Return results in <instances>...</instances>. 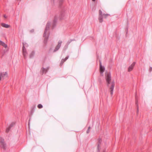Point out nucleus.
<instances>
[{
	"instance_id": "27",
	"label": "nucleus",
	"mask_w": 152,
	"mask_h": 152,
	"mask_svg": "<svg viewBox=\"0 0 152 152\" xmlns=\"http://www.w3.org/2000/svg\"><path fill=\"white\" fill-rule=\"evenodd\" d=\"M55 0H51V1L52 4H54Z\"/></svg>"
},
{
	"instance_id": "5",
	"label": "nucleus",
	"mask_w": 152,
	"mask_h": 152,
	"mask_svg": "<svg viewBox=\"0 0 152 152\" xmlns=\"http://www.w3.org/2000/svg\"><path fill=\"white\" fill-rule=\"evenodd\" d=\"M62 42V41L61 40H59L58 41L57 45L55 49H54L53 51V52H56L59 49V48L61 47Z\"/></svg>"
},
{
	"instance_id": "1",
	"label": "nucleus",
	"mask_w": 152,
	"mask_h": 152,
	"mask_svg": "<svg viewBox=\"0 0 152 152\" xmlns=\"http://www.w3.org/2000/svg\"><path fill=\"white\" fill-rule=\"evenodd\" d=\"M50 25V22H48L46 25V28L43 35V36L45 37V39L44 40L45 43H46L47 42V40L48 39V35L47 36L46 35V34L47 32V31L49 30Z\"/></svg>"
},
{
	"instance_id": "25",
	"label": "nucleus",
	"mask_w": 152,
	"mask_h": 152,
	"mask_svg": "<svg viewBox=\"0 0 152 152\" xmlns=\"http://www.w3.org/2000/svg\"><path fill=\"white\" fill-rule=\"evenodd\" d=\"M110 15L107 14H103V15L104 16V18H106L108 16H109Z\"/></svg>"
},
{
	"instance_id": "29",
	"label": "nucleus",
	"mask_w": 152,
	"mask_h": 152,
	"mask_svg": "<svg viewBox=\"0 0 152 152\" xmlns=\"http://www.w3.org/2000/svg\"><path fill=\"white\" fill-rule=\"evenodd\" d=\"M25 43H26V45H25V47H27L28 46V45H27V44L26 42H25Z\"/></svg>"
},
{
	"instance_id": "10",
	"label": "nucleus",
	"mask_w": 152,
	"mask_h": 152,
	"mask_svg": "<svg viewBox=\"0 0 152 152\" xmlns=\"http://www.w3.org/2000/svg\"><path fill=\"white\" fill-rule=\"evenodd\" d=\"M102 142V140L100 138H99L98 139V142H97V149L99 151L100 145L101 144Z\"/></svg>"
},
{
	"instance_id": "32",
	"label": "nucleus",
	"mask_w": 152,
	"mask_h": 152,
	"mask_svg": "<svg viewBox=\"0 0 152 152\" xmlns=\"http://www.w3.org/2000/svg\"><path fill=\"white\" fill-rule=\"evenodd\" d=\"M103 152H105L104 151Z\"/></svg>"
},
{
	"instance_id": "9",
	"label": "nucleus",
	"mask_w": 152,
	"mask_h": 152,
	"mask_svg": "<svg viewBox=\"0 0 152 152\" xmlns=\"http://www.w3.org/2000/svg\"><path fill=\"white\" fill-rule=\"evenodd\" d=\"M49 67H48L46 68H42L41 70V72L42 73V74H43V73H46L48 71L49 69Z\"/></svg>"
},
{
	"instance_id": "18",
	"label": "nucleus",
	"mask_w": 152,
	"mask_h": 152,
	"mask_svg": "<svg viewBox=\"0 0 152 152\" xmlns=\"http://www.w3.org/2000/svg\"><path fill=\"white\" fill-rule=\"evenodd\" d=\"M137 102H138L137 101L136 99V105L137 106V113L138 114V112H139V107H138V104H137Z\"/></svg>"
},
{
	"instance_id": "31",
	"label": "nucleus",
	"mask_w": 152,
	"mask_h": 152,
	"mask_svg": "<svg viewBox=\"0 0 152 152\" xmlns=\"http://www.w3.org/2000/svg\"><path fill=\"white\" fill-rule=\"evenodd\" d=\"M92 1H95V0H92Z\"/></svg>"
},
{
	"instance_id": "30",
	"label": "nucleus",
	"mask_w": 152,
	"mask_h": 152,
	"mask_svg": "<svg viewBox=\"0 0 152 152\" xmlns=\"http://www.w3.org/2000/svg\"><path fill=\"white\" fill-rule=\"evenodd\" d=\"M4 18H7V17L5 15H4Z\"/></svg>"
},
{
	"instance_id": "28",
	"label": "nucleus",
	"mask_w": 152,
	"mask_h": 152,
	"mask_svg": "<svg viewBox=\"0 0 152 152\" xmlns=\"http://www.w3.org/2000/svg\"><path fill=\"white\" fill-rule=\"evenodd\" d=\"M152 71V67H150V69H149V71L150 72H151Z\"/></svg>"
},
{
	"instance_id": "2",
	"label": "nucleus",
	"mask_w": 152,
	"mask_h": 152,
	"mask_svg": "<svg viewBox=\"0 0 152 152\" xmlns=\"http://www.w3.org/2000/svg\"><path fill=\"white\" fill-rule=\"evenodd\" d=\"M0 146L5 150L6 148V145L5 143L4 139L1 137H0Z\"/></svg>"
},
{
	"instance_id": "24",
	"label": "nucleus",
	"mask_w": 152,
	"mask_h": 152,
	"mask_svg": "<svg viewBox=\"0 0 152 152\" xmlns=\"http://www.w3.org/2000/svg\"><path fill=\"white\" fill-rule=\"evenodd\" d=\"M91 129V127L90 126H89L88 128V129H87V131H86V133L87 134H88L90 132V130Z\"/></svg>"
},
{
	"instance_id": "16",
	"label": "nucleus",
	"mask_w": 152,
	"mask_h": 152,
	"mask_svg": "<svg viewBox=\"0 0 152 152\" xmlns=\"http://www.w3.org/2000/svg\"><path fill=\"white\" fill-rule=\"evenodd\" d=\"M72 40H70L68 41L67 42L66 45H65V47H66V49L67 48L68 45L71 42Z\"/></svg>"
},
{
	"instance_id": "4",
	"label": "nucleus",
	"mask_w": 152,
	"mask_h": 152,
	"mask_svg": "<svg viewBox=\"0 0 152 152\" xmlns=\"http://www.w3.org/2000/svg\"><path fill=\"white\" fill-rule=\"evenodd\" d=\"M105 78L106 82L108 84H110L111 79V77L110 74L109 73L106 72L105 73Z\"/></svg>"
},
{
	"instance_id": "12",
	"label": "nucleus",
	"mask_w": 152,
	"mask_h": 152,
	"mask_svg": "<svg viewBox=\"0 0 152 152\" xmlns=\"http://www.w3.org/2000/svg\"><path fill=\"white\" fill-rule=\"evenodd\" d=\"M1 25L2 27L5 28H9V27H10V25H8V24L4 23H2L1 24Z\"/></svg>"
},
{
	"instance_id": "7",
	"label": "nucleus",
	"mask_w": 152,
	"mask_h": 152,
	"mask_svg": "<svg viewBox=\"0 0 152 152\" xmlns=\"http://www.w3.org/2000/svg\"><path fill=\"white\" fill-rule=\"evenodd\" d=\"M100 62V71L101 74L103 75V72H104L105 68L104 66H103L102 65L101 62L100 61H99Z\"/></svg>"
},
{
	"instance_id": "15",
	"label": "nucleus",
	"mask_w": 152,
	"mask_h": 152,
	"mask_svg": "<svg viewBox=\"0 0 152 152\" xmlns=\"http://www.w3.org/2000/svg\"><path fill=\"white\" fill-rule=\"evenodd\" d=\"M103 15H99V20L100 23H102L103 21Z\"/></svg>"
},
{
	"instance_id": "21",
	"label": "nucleus",
	"mask_w": 152,
	"mask_h": 152,
	"mask_svg": "<svg viewBox=\"0 0 152 152\" xmlns=\"http://www.w3.org/2000/svg\"><path fill=\"white\" fill-rule=\"evenodd\" d=\"M11 128L9 127L7 128L6 130V132L7 133H8L10 131V129Z\"/></svg>"
},
{
	"instance_id": "11",
	"label": "nucleus",
	"mask_w": 152,
	"mask_h": 152,
	"mask_svg": "<svg viewBox=\"0 0 152 152\" xmlns=\"http://www.w3.org/2000/svg\"><path fill=\"white\" fill-rule=\"evenodd\" d=\"M69 58V56L66 57L65 59H63L61 60L60 64V65L62 66L64 63Z\"/></svg>"
},
{
	"instance_id": "20",
	"label": "nucleus",
	"mask_w": 152,
	"mask_h": 152,
	"mask_svg": "<svg viewBox=\"0 0 152 152\" xmlns=\"http://www.w3.org/2000/svg\"><path fill=\"white\" fill-rule=\"evenodd\" d=\"M34 54V52H32L30 55V58H31L33 57Z\"/></svg>"
},
{
	"instance_id": "13",
	"label": "nucleus",
	"mask_w": 152,
	"mask_h": 152,
	"mask_svg": "<svg viewBox=\"0 0 152 152\" xmlns=\"http://www.w3.org/2000/svg\"><path fill=\"white\" fill-rule=\"evenodd\" d=\"M114 86H110L109 88V91L111 96L113 94V90H114Z\"/></svg>"
},
{
	"instance_id": "8",
	"label": "nucleus",
	"mask_w": 152,
	"mask_h": 152,
	"mask_svg": "<svg viewBox=\"0 0 152 152\" xmlns=\"http://www.w3.org/2000/svg\"><path fill=\"white\" fill-rule=\"evenodd\" d=\"M135 64V62H133L132 64L128 67V72H130L132 70Z\"/></svg>"
},
{
	"instance_id": "6",
	"label": "nucleus",
	"mask_w": 152,
	"mask_h": 152,
	"mask_svg": "<svg viewBox=\"0 0 152 152\" xmlns=\"http://www.w3.org/2000/svg\"><path fill=\"white\" fill-rule=\"evenodd\" d=\"M7 77V72H4L0 73V81L3 80Z\"/></svg>"
},
{
	"instance_id": "22",
	"label": "nucleus",
	"mask_w": 152,
	"mask_h": 152,
	"mask_svg": "<svg viewBox=\"0 0 152 152\" xmlns=\"http://www.w3.org/2000/svg\"><path fill=\"white\" fill-rule=\"evenodd\" d=\"M37 107L39 109H41V108H42L43 106L41 104H39L38 105Z\"/></svg>"
},
{
	"instance_id": "17",
	"label": "nucleus",
	"mask_w": 152,
	"mask_h": 152,
	"mask_svg": "<svg viewBox=\"0 0 152 152\" xmlns=\"http://www.w3.org/2000/svg\"><path fill=\"white\" fill-rule=\"evenodd\" d=\"M65 13L64 12H61L60 15V18L62 19L65 16Z\"/></svg>"
},
{
	"instance_id": "14",
	"label": "nucleus",
	"mask_w": 152,
	"mask_h": 152,
	"mask_svg": "<svg viewBox=\"0 0 152 152\" xmlns=\"http://www.w3.org/2000/svg\"><path fill=\"white\" fill-rule=\"evenodd\" d=\"M0 45H2L5 48L7 47V45L4 42L0 40Z\"/></svg>"
},
{
	"instance_id": "19",
	"label": "nucleus",
	"mask_w": 152,
	"mask_h": 152,
	"mask_svg": "<svg viewBox=\"0 0 152 152\" xmlns=\"http://www.w3.org/2000/svg\"><path fill=\"white\" fill-rule=\"evenodd\" d=\"M15 125V123L14 122H12L11 123V124L10 125L9 127H10L11 128L14 126Z\"/></svg>"
},
{
	"instance_id": "23",
	"label": "nucleus",
	"mask_w": 152,
	"mask_h": 152,
	"mask_svg": "<svg viewBox=\"0 0 152 152\" xmlns=\"http://www.w3.org/2000/svg\"><path fill=\"white\" fill-rule=\"evenodd\" d=\"M99 15H103L102 12L101 10H99Z\"/></svg>"
},
{
	"instance_id": "3",
	"label": "nucleus",
	"mask_w": 152,
	"mask_h": 152,
	"mask_svg": "<svg viewBox=\"0 0 152 152\" xmlns=\"http://www.w3.org/2000/svg\"><path fill=\"white\" fill-rule=\"evenodd\" d=\"M26 44L25 42L23 43V53L24 57L25 58H26L27 55L26 50L25 48V46Z\"/></svg>"
},
{
	"instance_id": "26",
	"label": "nucleus",
	"mask_w": 152,
	"mask_h": 152,
	"mask_svg": "<svg viewBox=\"0 0 152 152\" xmlns=\"http://www.w3.org/2000/svg\"><path fill=\"white\" fill-rule=\"evenodd\" d=\"M36 108V107L35 106H34V107H33L32 108V109H31V112H34V110Z\"/></svg>"
}]
</instances>
